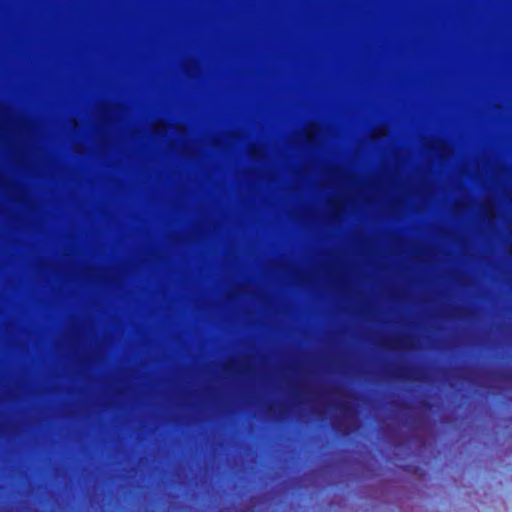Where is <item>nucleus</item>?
<instances>
[{
  "instance_id": "obj_1",
  "label": "nucleus",
  "mask_w": 512,
  "mask_h": 512,
  "mask_svg": "<svg viewBox=\"0 0 512 512\" xmlns=\"http://www.w3.org/2000/svg\"><path fill=\"white\" fill-rule=\"evenodd\" d=\"M341 409L345 410L346 409V405L345 404H341Z\"/></svg>"
},
{
  "instance_id": "obj_2",
  "label": "nucleus",
  "mask_w": 512,
  "mask_h": 512,
  "mask_svg": "<svg viewBox=\"0 0 512 512\" xmlns=\"http://www.w3.org/2000/svg\"><path fill=\"white\" fill-rule=\"evenodd\" d=\"M307 140H308V141H311V136H310V134H307Z\"/></svg>"
}]
</instances>
